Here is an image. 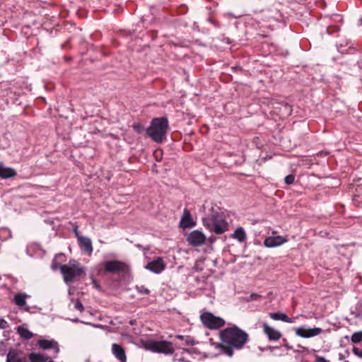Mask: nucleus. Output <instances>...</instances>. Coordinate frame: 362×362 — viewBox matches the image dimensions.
Returning <instances> with one entry per match:
<instances>
[{
    "label": "nucleus",
    "mask_w": 362,
    "mask_h": 362,
    "mask_svg": "<svg viewBox=\"0 0 362 362\" xmlns=\"http://www.w3.org/2000/svg\"><path fill=\"white\" fill-rule=\"evenodd\" d=\"M220 337L223 344L235 349H241L248 339L247 334L235 326L221 332Z\"/></svg>",
    "instance_id": "obj_1"
},
{
    "label": "nucleus",
    "mask_w": 362,
    "mask_h": 362,
    "mask_svg": "<svg viewBox=\"0 0 362 362\" xmlns=\"http://www.w3.org/2000/svg\"><path fill=\"white\" fill-rule=\"evenodd\" d=\"M105 269L109 272L124 270L126 264L119 261H108L104 264Z\"/></svg>",
    "instance_id": "obj_12"
},
{
    "label": "nucleus",
    "mask_w": 362,
    "mask_h": 362,
    "mask_svg": "<svg viewBox=\"0 0 362 362\" xmlns=\"http://www.w3.org/2000/svg\"><path fill=\"white\" fill-rule=\"evenodd\" d=\"M7 327L8 322L4 319H0V329H6Z\"/></svg>",
    "instance_id": "obj_30"
},
{
    "label": "nucleus",
    "mask_w": 362,
    "mask_h": 362,
    "mask_svg": "<svg viewBox=\"0 0 362 362\" xmlns=\"http://www.w3.org/2000/svg\"><path fill=\"white\" fill-rule=\"evenodd\" d=\"M37 344L43 349H53L55 354H57L59 352L58 344L54 340L40 339L37 341Z\"/></svg>",
    "instance_id": "obj_16"
},
{
    "label": "nucleus",
    "mask_w": 362,
    "mask_h": 362,
    "mask_svg": "<svg viewBox=\"0 0 362 362\" xmlns=\"http://www.w3.org/2000/svg\"><path fill=\"white\" fill-rule=\"evenodd\" d=\"M144 347L153 352L164 354H171L174 352L173 344L167 341L148 340L145 342Z\"/></svg>",
    "instance_id": "obj_5"
},
{
    "label": "nucleus",
    "mask_w": 362,
    "mask_h": 362,
    "mask_svg": "<svg viewBox=\"0 0 362 362\" xmlns=\"http://www.w3.org/2000/svg\"><path fill=\"white\" fill-rule=\"evenodd\" d=\"M112 353L115 357L120 362H126L127 356L124 349L118 344H113L112 345Z\"/></svg>",
    "instance_id": "obj_14"
},
{
    "label": "nucleus",
    "mask_w": 362,
    "mask_h": 362,
    "mask_svg": "<svg viewBox=\"0 0 362 362\" xmlns=\"http://www.w3.org/2000/svg\"><path fill=\"white\" fill-rule=\"evenodd\" d=\"M6 362H28L22 353L16 349H11L6 356Z\"/></svg>",
    "instance_id": "obj_13"
},
{
    "label": "nucleus",
    "mask_w": 362,
    "mask_h": 362,
    "mask_svg": "<svg viewBox=\"0 0 362 362\" xmlns=\"http://www.w3.org/2000/svg\"><path fill=\"white\" fill-rule=\"evenodd\" d=\"M362 341V331L354 332L351 336L353 343H359Z\"/></svg>",
    "instance_id": "obj_25"
},
{
    "label": "nucleus",
    "mask_w": 362,
    "mask_h": 362,
    "mask_svg": "<svg viewBox=\"0 0 362 362\" xmlns=\"http://www.w3.org/2000/svg\"><path fill=\"white\" fill-rule=\"evenodd\" d=\"M166 267V265L162 257H158L156 259L150 262L145 268L150 270L151 272L160 274Z\"/></svg>",
    "instance_id": "obj_10"
},
{
    "label": "nucleus",
    "mask_w": 362,
    "mask_h": 362,
    "mask_svg": "<svg viewBox=\"0 0 362 362\" xmlns=\"http://www.w3.org/2000/svg\"><path fill=\"white\" fill-rule=\"evenodd\" d=\"M204 226L211 232L222 234L228 230V223L223 214L213 212L211 215L203 218Z\"/></svg>",
    "instance_id": "obj_3"
},
{
    "label": "nucleus",
    "mask_w": 362,
    "mask_h": 362,
    "mask_svg": "<svg viewBox=\"0 0 362 362\" xmlns=\"http://www.w3.org/2000/svg\"><path fill=\"white\" fill-rule=\"evenodd\" d=\"M136 289L141 294L147 295L149 293V290L144 286H136Z\"/></svg>",
    "instance_id": "obj_26"
},
{
    "label": "nucleus",
    "mask_w": 362,
    "mask_h": 362,
    "mask_svg": "<svg viewBox=\"0 0 362 362\" xmlns=\"http://www.w3.org/2000/svg\"><path fill=\"white\" fill-rule=\"evenodd\" d=\"M78 243L82 250L90 255L93 252L91 240L85 236H78Z\"/></svg>",
    "instance_id": "obj_17"
},
{
    "label": "nucleus",
    "mask_w": 362,
    "mask_h": 362,
    "mask_svg": "<svg viewBox=\"0 0 362 362\" xmlns=\"http://www.w3.org/2000/svg\"><path fill=\"white\" fill-rule=\"evenodd\" d=\"M288 239L286 237L277 235L276 231L272 233V235L265 238L264 245L267 247H279L284 243H286Z\"/></svg>",
    "instance_id": "obj_8"
},
{
    "label": "nucleus",
    "mask_w": 362,
    "mask_h": 362,
    "mask_svg": "<svg viewBox=\"0 0 362 362\" xmlns=\"http://www.w3.org/2000/svg\"><path fill=\"white\" fill-rule=\"evenodd\" d=\"M205 235L199 230H193L187 236V240L189 245L193 246H200L206 241Z\"/></svg>",
    "instance_id": "obj_9"
},
{
    "label": "nucleus",
    "mask_w": 362,
    "mask_h": 362,
    "mask_svg": "<svg viewBox=\"0 0 362 362\" xmlns=\"http://www.w3.org/2000/svg\"><path fill=\"white\" fill-rule=\"evenodd\" d=\"M361 21V25H362V20H360Z\"/></svg>",
    "instance_id": "obj_39"
},
{
    "label": "nucleus",
    "mask_w": 362,
    "mask_h": 362,
    "mask_svg": "<svg viewBox=\"0 0 362 362\" xmlns=\"http://www.w3.org/2000/svg\"><path fill=\"white\" fill-rule=\"evenodd\" d=\"M16 175V171L11 168L5 167L0 164V177L2 178H9Z\"/></svg>",
    "instance_id": "obj_20"
},
{
    "label": "nucleus",
    "mask_w": 362,
    "mask_h": 362,
    "mask_svg": "<svg viewBox=\"0 0 362 362\" xmlns=\"http://www.w3.org/2000/svg\"><path fill=\"white\" fill-rule=\"evenodd\" d=\"M315 362H329L327 361L325 358L321 356H317L316 357V361Z\"/></svg>",
    "instance_id": "obj_31"
},
{
    "label": "nucleus",
    "mask_w": 362,
    "mask_h": 362,
    "mask_svg": "<svg viewBox=\"0 0 362 362\" xmlns=\"http://www.w3.org/2000/svg\"><path fill=\"white\" fill-rule=\"evenodd\" d=\"M59 267L66 284L73 282L75 277L81 276L85 272V268L81 267L76 260H70L69 264L60 265Z\"/></svg>",
    "instance_id": "obj_4"
},
{
    "label": "nucleus",
    "mask_w": 362,
    "mask_h": 362,
    "mask_svg": "<svg viewBox=\"0 0 362 362\" xmlns=\"http://www.w3.org/2000/svg\"><path fill=\"white\" fill-rule=\"evenodd\" d=\"M52 269H53L54 270L57 269V265L55 264V263H54V262H53V263H52Z\"/></svg>",
    "instance_id": "obj_35"
},
{
    "label": "nucleus",
    "mask_w": 362,
    "mask_h": 362,
    "mask_svg": "<svg viewBox=\"0 0 362 362\" xmlns=\"http://www.w3.org/2000/svg\"><path fill=\"white\" fill-rule=\"evenodd\" d=\"M75 234L77 236V238L78 239V236H81L77 230V229L75 230Z\"/></svg>",
    "instance_id": "obj_37"
},
{
    "label": "nucleus",
    "mask_w": 362,
    "mask_h": 362,
    "mask_svg": "<svg viewBox=\"0 0 362 362\" xmlns=\"http://www.w3.org/2000/svg\"><path fill=\"white\" fill-rule=\"evenodd\" d=\"M180 356L177 353L173 357V361L175 362H192L191 354L188 349H182L180 351Z\"/></svg>",
    "instance_id": "obj_18"
},
{
    "label": "nucleus",
    "mask_w": 362,
    "mask_h": 362,
    "mask_svg": "<svg viewBox=\"0 0 362 362\" xmlns=\"http://www.w3.org/2000/svg\"><path fill=\"white\" fill-rule=\"evenodd\" d=\"M200 317L203 324L210 329H218L225 323L222 318L216 317L211 313H204Z\"/></svg>",
    "instance_id": "obj_6"
},
{
    "label": "nucleus",
    "mask_w": 362,
    "mask_h": 362,
    "mask_svg": "<svg viewBox=\"0 0 362 362\" xmlns=\"http://www.w3.org/2000/svg\"><path fill=\"white\" fill-rule=\"evenodd\" d=\"M17 332L20 334L21 337L24 339H30L33 337V334L24 325L19 326L17 329Z\"/></svg>",
    "instance_id": "obj_21"
},
{
    "label": "nucleus",
    "mask_w": 362,
    "mask_h": 362,
    "mask_svg": "<svg viewBox=\"0 0 362 362\" xmlns=\"http://www.w3.org/2000/svg\"><path fill=\"white\" fill-rule=\"evenodd\" d=\"M232 237L241 243L246 239V233L243 228L239 227L235 230Z\"/></svg>",
    "instance_id": "obj_22"
},
{
    "label": "nucleus",
    "mask_w": 362,
    "mask_h": 362,
    "mask_svg": "<svg viewBox=\"0 0 362 362\" xmlns=\"http://www.w3.org/2000/svg\"><path fill=\"white\" fill-rule=\"evenodd\" d=\"M168 129V119L163 117L155 118L147 129L148 135L156 142H162L166 136Z\"/></svg>",
    "instance_id": "obj_2"
},
{
    "label": "nucleus",
    "mask_w": 362,
    "mask_h": 362,
    "mask_svg": "<svg viewBox=\"0 0 362 362\" xmlns=\"http://www.w3.org/2000/svg\"><path fill=\"white\" fill-rule=\"evenodd\" d=\"M295 333L298 337L302 338H310L317 336L323 332V330L320 327H299L295 328Z\"/></svg>",
    "instance_id": "obj_7"
},
{
    "label": "nucleus",
    "mask_w": 362,
    "mask_h": 362,
    "mask_svg": "<svg viewBox=\"0 0 362 362\" xmlns=\"http://www.w3.org/2000/svg\"><path fill=\"white\" fill-rule=\"evenodd\" d=\"M180 226L182 228H192L195 226V222L193 221L190 211L187 209H184L180 221Z\"/></svg>",
    "instance_id": "obj_11"
},
{
    "label": "nucleus",
    "mask_w": 362,
    "mask_h": 362,
    "mask_svg": "<svg viewBox=\"0 0 362 362\" xmlns=\"http://www.w3.org/2000/svg\"><path fill=\"white\" fill-rule=\"evenodd\" d=\"M75 234L77 236V238L78 239V236H81L77 230V229L75 230Z\"/></svg>",
    "instance_id": "obj_36"
},
{
    "label": "nucleus",
    "mask_w": 362,
    "mask_h": 362,
    "mask_svg": "<svg viewBox=\"0 0 362 362\" xmlns=\"http://www.w3.org/2000/svg\"><path fill=\"white\" fill-rule=\"evenodd\" d=\"M28 297V295L24 293H17L14 296V301L15 303L18 307H23L26 304V298Z\"/></svg>",
    "instance_id": "obj_23"
},
{
    "label": "nucleus",
    "mask_w": 362,
    "mask_h": 362,
    "mask_svg": "<svg viewBox=\"0 0 362 362\" xmlns=\"http://www.w3.org/2000/svg\"><path fill=\"white\" fill-rule=\"evenodd\" d=\"M258 298H259V296L258 294L254 293L250 295L251 300H257Z\"/></svg>",
    "instance_id": "obj_32"
},
{
    "label": "nucleus",
    "mask_w": 362,
    "mask_h": 362,
    "mask_svg": "<svg viewBox=\"0 0 362 362\" xmlns=\"http://www.w3.org/2000/svg\"><path fill=\"white\" fill-rule=\"evenodd\" d=\"M225 353L228 355L229 356H233V351L230 350V349H226V351H225Z\"/></svg>",
    "instance_id": "obj_34"
},
{
    "label": "nucleus",
    "mask_w": 362,
    "mask_h": 362,
    "mask_svg": "<svg viewBox=\"0 0 362 362\" xmlns=\"http://www.w3.org/2000/svg\"><path fill=\"white\" fill-rule=\"evenodd\" d=\"M269 316L274 320H281L288 323L295 322V319L288 317L286 314L283 313H271Z\"/></svg>",
    "instance_id": "obj_19"
},
{
    "label": "nucleus",
    "mask_w": 362,
    "mask_h": 362,
    "mask_svg": "<svg viewBox=\"0 0 362 362\" xmlns=\"http://www.w3.org/2000/svg\"><path fill=\"white\" fill-rule=\"evenodd\" d=\"M285 182L288 185H291V184H293V182H294V176L292 175H287L286 177H285Z\"/></svg>",
    "instance_id": "obj_28"
},
{
    "label": "nucleus",
    "mask_w": 362,
    "mask_h": 362,
    "mask_svg": "<svg viewBox=\"0 0 362 362\" xmlns=\"http://www.w3.org/2000/svg\"><path fill=\"white\" fill-rule=\"evenodd\" d=\"M134 129H136L137 132H140L141 127V126H140V124H134Z\"/></svg>",
    "instance_id": "obj_33"
},
{
    "label": "nucleus",
    "mask_w": 362,
    "mask_h": 362,
    "mask_svg": "<svg viewBox=\"0 0 362 362\" xmlns=\"http://www.w3.org/2000/svg\"><path fill=\"white\" fill-rule=\"evenodd\" d=\"M353 352L355 355L362 358V350L359 349L358 348L354 347L353 349Z\"/></svg>",
    "instance_id": "obj_29"
},
{
    "label": "nucleus",
    "mask_w": 362,
    "mask_h": 362,
    "mask_svg": "<svg viewBox=\"0 0 362 362\" xmlns=\"http://www.w3.org/2000/svg\"><path fill=\"white\" fill-rule=\"evenodd\" d=\"M344 362H349V361H344Z\"/></svg>",
    "instance_id": "obj_40"
},
{
    "label": "nucleus",
    "mask_w": 362,
    "mask_h": 362,
    "mask_svg": "<svg viewBox=\"0 0 362 362\" xmlns=\"http://www.w3.org/2000/svg\"><path fill=\"white\" fill-rule=\"evenodd\" d=\"M74 307L76 310L82 312L83 310V305L78 300L74 302Z\"/></svg>",
    "instance_id": "obj_27"
},
{
    "label": "nucleus",
    "mask_w": 362,
    "mask_h": 362,
    "mask_svg": "<svg viewBox=\"0 0 362 362\" xmlns=\"http://www.w3.org/2000/svg\"><path fill=\"white\" fill-rule=\"evenodd\" d=\"M218 346L221 347L222 349H223V346H221V344H218Z\"/></svg>",
    "instance_id": "obj_38"
},
{
    "label": "nucleus",
    "mask_w": 362,
    "mask_h": 362,
    "mask_svg": "<svg viewBox=\"0 0 362 362\" xmlns=\"http://www.w3.org/2000/svg\"><path fill=\"white\" fill-rule=\"evenodd\" d=\"M177 339L183 340L187 346H194L197 344L195 340L189 336L176 335Z\"/></svg>",
    "instance_id": "obj_24"
},
{
    "label": "nucleus",
    "mask_w": 362,
    "mask_h": 362,
    "mask_svg": "<svg viewBox=\"0 0 362 362\" xmlns=\"http://www.w3.org/2000/svg\"><path fill=\"white\" fill-rule=\"evenodd\" d=\"M263 329L269 340L277 341L281 337V334L279 331L269 326L267 323L263 324Z\"/></svg>",
    "instance_id": "obj_15"
}]
</instances>
